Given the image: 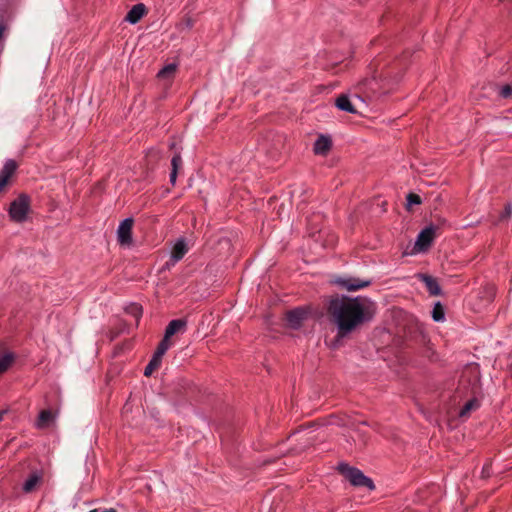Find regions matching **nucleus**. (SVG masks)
I'll return each mask as SVG.
<instances>
[{"label":"nucleus","instance_id":"obj_26","mask_svg":"<svg viewBox=\"0 0 512 512\" xmlns=\"http://www.w3.org/2000/svg\"><path fill=\"white\" fill-rule=\"evenodd\" d=\"M512 215V206L511 204H506L504 210L499 215V221H506Z\"/></svg>","mask_w":512,"mask_h":512},{"label":"nucleus","instance_id":"obj_35","mask_svg":"<svg viewBox=\"0 0 512 512\" xmlns=\"http://www.w3.org/2000/svg\"><path fill=\"white\" fill-rule=\"evenodd\" d=\"M8 410L7 409H4V410H1L0 411V422L3 420V417L5 414H7Z\"/></svg>","mask_w":512,"mask_h":512},{"label":"nucleus","instance_id":"obj_2","mask_svg":"<svg viewBox=\"0 0 512 512\" xmlns=\"http://www.w3.org/2000/svg\"><path fill=\"white\" fill-rule=\"evenodd\" d=\"M337 469L339 473L342 474L345 479L351 483V485L355 487H366L370 491L375 489L373 480L364 475L360 469L350 466L345 462L339 463Z\"/></svg>","mask_w":512,"mask_h":512},{"label":"nucleus","instance_id":"obj_7","mask_svg":"<svg viewBox=\"0 0 512 512\" xmlns=\"http://www.w3.org/2000/svg\"><path fill=\"white\" fill-rule=\"evenodd\" d=\"M336 283L348 291H357L362 288L368 287L372 284L370 279H360L356 277L339 278Z\"/></svg>","mask_w":512,"mask_h":512},{"label":"nucleus","instance_id":"obj_19","mask_svg":"<svg viewBox=\"0 0 512 512\" xmlns=\"http://www.w3.org/2000/svg\"><path fill=\"white\" fill-rule=\"evenodd\" d=\"M432 319L435 322H441L445 319V309L441 302H436L432 310Z\"/></svg>","mask_w":512,"mask_h":512},{"label":"nucleus","instance_id":"obj_24","mask_svg":"<svg viewBox=\"0 0 512 512\" xmlns=\"http://www.w3.org/2000/svg\"><path fill=\"white\" fill-rule=\"evenodd\" d=\"M313 441L314 440L312 438H306L300 446L291 448V452L293 454H299L303 452L306 448H308L310 445H312Z\"/></svg>","mask_w":512,"mask_h":512},{"label":"nucleus","instance_id":"obj_18","mask_svg":"<svg viewBox=\"0 0 512 512\" xmlns=\"http://www.w3.org/2000/svg\"><path fill=\"white\" fill-rule=\"evenodd\" d=\"M53 420V414L50 410H42L37 419V427L43 428Z\"/></svg>","mask_w":512,"mask_h":512},{"label":"nucleus","instance_id":"obj_29","mask_svg":"<svg viewBox=\"0 0 512 512\" xmlns=\"http://www.w3.org/2000/svg\"><path fill=\"white\" fill-rule=\"evenodd\" d=\"M491 468H492V465H491L490 462L485 463L483 468H482V471H481V477L482 478H489L490 475H491Z\"/></svg>","mask_w":512,"mask_h":512},{"label":"nucleus","instance_id":"obj_13","mask_svg":"<svg viewBox=\"0 0 512 512\" xmlns=\"http://www.w3.org/2000/svg\"><path fill=\"white\" fill-rule=\"evenodd\" d=\"M187 327V320L184 318L171 320L165 328L166 338H171L178 332H184Z\"/></svg>","mask_w":512,"mask_h":512},{"label":"nucleus","instance_id":"obj_4","mask_svg":"<svg viewBox=\"0 0 512 512\" xmlns=\"http://www.w3.org/2000/svg\"><path fill=\"white\" fill-rule=\"evenodd\" d=\"M134 219L131 217L125 218L120 222L117 229V241L121 246H131L133 244L132 228Z\"/></svg>","mask_w":512,"mask_h":512},{"label":"nucleus","instance_id":"obj_3","mask_svg":"<svg viewBox=\"0 0 512 512\" xmlns=\"http://www.w3.org/2000/svg\"><path fill=\"white\" fill-rule=\"evenodd\" d=\"M30 210V197L22 193L10 203L9 217L16 223H22L27 219Z\"/></svg>","mask_w":512,"mask_h":512},{"label":"nucleus","instance_id":"obj_34","mask_svg":"<svg viewBox=\"0 0 512 512\" xmlns=\"http://www.w3.org/2000/svg\"><path fill=\"white\" fill-rule=\"evenodd\" d=\"M165 353H166V351H163L159 347H157L153 354L158 356V357H160V358H163Z\"/></svg>","mask_w":512,"mask_h":512},{"label":"nucleus","instance_id":"obj_23","mask_svg":"<svg viewBox=\"0 0 512 512\" xmlns=\"http://www.w3.org/2000/svg\"><path fill=\"white\" fill-rule=\"evenodd\" d=\"M171 170H178L182 167V157L180 152H176L171 159Z\"/></svg>","mask_w":512,"mask_h":512},{"label":"nucleus","instance_id":"obj_1","mask_svg":"<svg viewBox=\"0 0 512 512\" xmlns=\"http://www.w3.org/2000/svg\"><path fill=\"white\" fill-rule=\"evenodd\" d=\"M326 311L330 323L336 328L330 347L337 349L343 345L344 339L372 321L376 308L374 302L366 297L335 295L330 298Z\"/></svg>","mask_w":512,"mask_h":512},{"label":"nucleus","instance_id":"obj_17","mask_svg":"<svg viewBox=\"0 0 512 512\" xmlns=\"http://www.w3.org/2000/svg\"><path fill=\"white\" fill-rule=\"evenodd\" d=\"M480 407V402L477 398H471L468 400L459 411L460 417H466L472 410H476Z\"/></svg>","mask_w":512,"mask_h":512},{"label":"nucleus","instance_id":"obj_21","mask_svg":"<svg viewBox=\"0 0 512 512\" xmlns=\"http://www.w3.org/2000/svg\"><path fill=\"white\" fill-rule=\"evenodd\" d=\"M176 69V64H168L164 66L161 70H159V72L157 73V77L161 79L171 77L175 73Z\"/></svg>","mask_w":512,"mask_h":512},{"label":"nucleus","instance_id":"obj_20","mask_svg":"<svg viewBox=\"0 0 512 512\" xmlns=\"http://www.w3.org/2000/svg\"><path fill=\"white\" fill-rule=\"evenodd\" d=\"M125 311L138 321L142 316L143 308L138 303H131L125 308Z\"/></svg>","mask_w":512,"mask_h":512},{"label":"nucleus","instance_id":"obj_12","mask_svg":"<svg viewBox=\"0 0 512 512\" xmlns=\"http://www.w3.org/2000/svg\"><path fill=\"white\" fill-rule=\"evenodd\" d=\"M147 13V8L143 3L135 4L126 14L125 21L130 24L138 23Z\"/></svg>","mask_w":512,"mask_h":512},{"label":"nucleus","instance_id":"obj_36","mask_svg":"<svg viewBox=\"0 0 512 512\" xmlns=\"http://www.w3.org/2000/svg\"><path fill=\"white\" fill-rule=\"evenodd\" d=\"M175 146H176V144H175V143H172V144L170 145V148L172 149V148H174Z\"/></svg>","mask_w":512,"mask_h":512},{"label":"nucleus","instance_id":"obj_5","mask_svg":"<svg viewBox=\"0 0 512 512\" xmlns=\"http://www.w3.org/2000/svg\"><path fill=\"white\" fill-rule=\"evenodd\" d=\"M309 310L305 307H296L286 312L285 320L288 327L297 330L301 328L304 320L308 318Z\"/></svg>","mask_w":512,"mask_h":512},{"label":"nucleus","instance_id":"obj_30","mask_svg":"<svg viewBox=\"0 0 512 512\" xmlns=\"http://www.w3.org/2000/svg\"><path fill=\"white\" fill-rule=\"evenodd\" d=\"M158 368H156L154 365H152L150 362L146 365L145 369H144V376L146 377H149L152 375V373L157 370Z\"/></svg>","mask_w":512,"mask_h":512},{"label":"nucleus","instance_id":"obj_16","mask_svg":"<svg viewBox=\"0 0 512 512\" xmlns=\"http://www.w3.org/2000/svg\"><path fill=\"white\" fill-rule=\"evenodd\" d=\"M15 354L7 352L0 356V375L6 372L15 361Z\"/></svg>","mask_w":512,"mask_h":512},{"label":"nucleus","instance_id":"obj_33","mask_svg":"<svg viewBox=\"0 0 512 512\" xmlns=\"http://www.w3.org/2000/svg\"><path fill=\"white\" fill-rule=\"evenodd\" d=\"M177 175H178V172H176L175 170H171L170 172V183L174 186L175 183H176V179H177Z\"/></svg>","mask_w":512,"mask_h":512},{"label":"nucleus","instance_id":"obj_32","mask_svg":"<svg viewBox=\"0 0 512 512\" xmlns=\"http://www.w3.org/2000/svg\"><path fill=\"white\" fill-rule=\"evenodd\" d=\"M152 365H154L156 368H159L161 366V363H162V358L156 356V355H152V358L150 359L149 361Z\"/></svg>","mask_w":512,"mask_h":512},{"label":"nucleus","instance_id":"obj_25","mask_svg":"<svg viewBox=\"0 0 512 512\" xmlns=\"http://www.w3.org/2000/svg\"><path fill=\"white\" fill-rule=\"evenodd\" d=\"M406 200L408 207L412 205H419L422 202L421 197L416 193H409L406 197Z\"/></svg>","mask_w":512,"mask_h":512},{"label":"nucleus","instance_id":"obj_10","mask_svg":"<svg viewBox=\"0 0 512 512\" xmlns=\"http://www.w3.org/2000/svg\"><path fill=\"white\" fill-rule=\"evenodd\" d=\"M187 252L188 246L185 240L183 238L178 239L172 248L170 260L166 263V265H175L185 256Z\"/></svg>","mask_w":512,"mask_h":512},{"label":"nucleus","instance_id":"obj_27","mask_svg":"<svg viewBox=\"0 0 512 512\" xmlns=\"http://www.w3.org/2000/svg\"><path fill=\"white\" fill-rule=\"evenodd\" d=\"M499 95L502 97V98H509L512 96V86L511 85H504L501 87L500 91H499Z\"/></svg>","mask_w":512,"mask_h":512},{"label":"nucleus","instance_id":"obj_11","mask_svg":"<svg viewBox=\"0 0 512 512\" xmlns=\"http://www.w3.org/2000/svg\"><path fill=\"white\" fill-rule=\"evenodd\" d=\"M332 148V139L328 135H319L313 145V152L315 155L325 156Z\"/></svg>","mask_w":512,"mask_h":512},{"label":"nucleus","instance_id":"obj_15","mask_svg":"<svg viewBox=\"0 0 512 512\" xmlns=\"http://www.w3.org/2000/svg\"><path fill=\"white\" fill-rule=\"evenodd\" d=\"M42 480V474L38 471H33L23 484V491L26 493L32 492L36 485Z\"/></svg>","mask_w":512,"mask_h":512},{"label":"nucleus","instance_id":"obj_22","mask_svg":"<svg viewBox=\"0 0 512 512\" xmlns=\"http://www.w3.org/2000/svg\"><path fill=\"white\" fill-rule=\"evenodd\" d=\"M378 77H379L380 79H385V80H387V79L392 78V75H391L390 70H385V71H384V70L382 69V70H381V73H380L379 75L374 74V75L372 76V79H368V78L364 79V80H363V85L368 86V85L372 84V82H373V81H375Z\"/></svg>","mask_w":512,"mask_h":512},{"label":"nucleus","instance_id":"obj_6","mask_svg":"<svg viewBox=\"0 0 512 512\" xmlns=\"http://www.w3.org/2000/svg\"><path fill=\"white\" fill-rule=\"evenodd\" d=\"M436 229L434 225H429L420 231L415 242L417 251H426L430 248L435 238Z\"/></svg>","mask_w":512,"mask_h":512},{"label":"nucleus","instance_id":"obj_8","mask_svg":"<svg viewBox=\"0 0 512 512\" xmlns=\"http://www.w3.org/2000/svg\"><path fill=\"white\" fill-rule=\"evenodd\" d=\"M417 278L425 284L426 289L431 296L442 295L441 287L435 277L426 273H419L417 274Z\"/></svg>","mask_w":512,"mask_h":512},{"label":"nucleus","instance_id":"obj_28","mask_svg":"<svg viewBox=\"0 0 512 512\" xmlns=\"http://www.w3.org/2000/svg\"><path fill=\"white\" fill-rule=\"evenodd\" d=\"M172 343L170 341V338H166V335L162 338V340L158 343L157 347H159L161 350L166 351L171 347Z\"/></svg>","mask_w":512,"mask_h":512},{"label":"nucleus","instance_id":"obj_31","mask_svg":"<svg viewBox=\"0 0 512 512\" xmlns=\"http://www.w3.org/2000/svg\"><path fill=\"white\" fill-rule=\"evenodd\" d=\"M152 365H154L156 368H159L161 366V363H162V358L156 356V355H152V358L150 359L149 361Z\"/></svg>","mask_w":512,"mask_h":512},{"label":"nucleus","instance_id":"obj_14","mask_svg":"<svg viewBox=\"0 0 512 512\" xmlns=\"http://www.w3.org/2000/svg\"><path fill=\"white\" fill-rule=\"evenodd\" d=\"M335 106L339 110L347 112V113H351V114L357 113V110L354 107V105L352 104L350 98L345 94H341L336 98Z\"/></svg>","mask_w":512,"mask_h":512},{"label":"nucleus","instance_id":"obj_9","mask_svg":"<svg viewBox=\"0 0 512 512\" xmlns=\"http://www.w3.org/2000/svg\"><path fill=\"white\" fill-rule=\"evenodd\" d=\"M18 164L13 159H8L0 170V192L8 184L12 175L16 172Z\"/></svg>","mask_w":512,"mask_h":512}]
</instances>
